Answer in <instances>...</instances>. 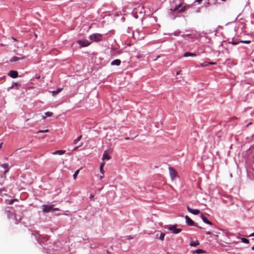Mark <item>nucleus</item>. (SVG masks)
Masks as SVG:
<instances>
[{
  "instance_id": "nucleus-13",
  "label": "nucleus",
  "mask_w": 254,
  "mask_h": 254,
  "mask_svg": "<svg viewBox=\"0 0 254 254\" xmlns=\"http://www.w3.org/2000/svg\"><path fill=\"white\" fill-rule=\"evenodd\" d=\"M65 152V150H57V151H55L54 152H53L52 153V154L53 155H63L64 154V153Z\"/></svg>"
},
{
  "instance_id": "nucleus-17",
  "label": "nucleus",
  "mask_w": 254,
  "mask_h": 254,
  "mask_svg": "<svg viewBox=\"0 0 254 254\" xmlns=\"http://www.w3.org/2000/svg\"><path fill=\"white\" fill-rule=\"evenodd\" d=\"M199 245V243L198 240H196L194 241H191L190 245L191 247H197Z\"/></svg>"
},
{
  "instance_id": "nucleus-11",
  "label": "nucleus",
  "mask_w": 254,
  "mask_h": 254,
  "mask_svg": "<svg viewBox=\"0 0 254 254\" xmlns=\"http://www.w3.org/2000/svg\"><path fill=\"white\" fill-rule=\"evenodd\" d=\"M23 59H24V57H18L14 56L10 60V62H15L18 60H23Z\"/></svg>"
},
{
  "instance_id": "nucleus-43",
  "label": "nucleus",
  "mask_w": 254,
  "mask_h": 254,
  "mask_svg": "<svg viewBox=\"0 0 254 254\" xmlns=\"http://www.w3.org/2000/svg\"><path fill=\"white\" fill-rule=\"evenodd\" d=\"M250 236H254V232L251 234Z\"/></svg>"
},
{
  "instance_id": "nucleus-42",
  "label": "nucleus",
  "mask_w": 254,
  "mask_h": 254,
  "mask_svg": "<svg viewBox=\"0 0 254 254\" xmlns=\"http://www.w3.org/2000/svg\"><path fill=\"white\" fill-rule=\"evenodd\" d=\"M46 118H47V117H46V116H43L42 119H43V120H45Z\"/></svg>"
},
{
  "instance_id": "nucleus-27",
  "label": "nucleus",
  "mask_w": 254,
  "mask_h": 254,
  "mask_svg": "<svg viewBox=\"0 0 254 254\" xmlns=\"http://www.w3.org/2000/svg\"><path fill=\"white\" fill-rule=\"evenodd\" d=\"M49 131V130L48 129H46V130H39L38 133H43V132H48Z\"/></svg>"
},
{
  "instance_id": "nucleus-28",
  "label": "nucleus",
  "mask_w": 254,
  "mask_h": 254,
  "mask_svg": "<svg viewBox=\"0 0 254 254\" xmlns=\"http://www.w3.org/2000/svg\"><path fill=\"white\" fill-rule=\"evenodd\" d=\"M206 235H213V236H214V237H218L217 235H214V234H212V233H211V232H206Z\"/></svg>"
},
{
  "instance_id": "nucleus-4",
  "label": "nucleus",
  "mask_w": 254,
  "mask_h": 254,
  "mask_svg": "<svg viewBox=\"0 0 254 254\" xmlns=\"http://www.w3.org/2000/svg\"><path fill=\"white\" fill-rule=\"evenodd\" d=\"M77 42L81 47H87L91 43V42L86 39L78 40Z\"/></svg>"
},
{
  "instance_id": "nucleus-38",
  "label": "nucleus",
  "mask_w": 254,
  "mask_h": 254,
  "mask_svg": "<svg viewBox=\"0 0 254 254\" xmlns=\"http://www.w3.org/2000/svg\"><path fill=\"white\" fill-rule=\"evenodd\" d=\"M103 177H104V175H103L102 176H101L100 177V180H102V179L103 178Z\"/></svg>"
},
{
  "instance_id": "nucleus-6",
  "label": "nucleus",
  "mask_w": 254,
  "mask_h": 254,
  "mask_svg": "<svg viewBox=\"0 0 254 254\" xmlns=\"http://www.w3.org/2000/svg\"><path fill=\"white\" fill-rule=\"evenodd\" d=\"M43 211L44 212H49L53 209V205H46L43 206Z\"/></svg>"
},
{
  "instance_id": "nucleus-21",
  "label": "nucleus",
  "mask_w": 254,
  "mask_h": 254,
  "mask_svg": "<svg viewBox=\"0 0 254 254\" xmlns=\"http://www.w3.org/2000/svg\"><path fill=\"white\" fill-rule=\"evenodd\" d=\"M81 137H82V135H79L77 138H76V139H75L73 140V143H74V144H76V143H77V142L78 141H79L80 140V139L81 138Z\"/></svg>"
},
{
  "instance_id": "nucleus-40",
  "label": "nucleus",
  "mask_w": 254,
  "mask_h": 254,
  "mask_svg": "<svg viewBox=\"0 0 254 254\" xmlns=\"http://www.w3.org/2000/svg\"><path fill=\"white\" fill-rule=\"evenodd\" d=\"M93 196H94L93 195L91 194L90 196V198L92 199L93 197Z\"/></svg>"
},
{
  "instance_id": "nucleus-2",
  "label": "nucleus",
  "mask_w": 254,
  "mask_h": 254,
  "mask_svg": "<svg viewBox=\"0 0 254 254\" xmlns=\"http://www.w3.org/2000/svg\"><path fill=\"white\" fill-rule=\"evenodd\" d=\"M186 7L183 6L182 4L176 5L174 8H171L170 10L172 12H177V13H182L185 10Z\"/></svg>"
},
{
  "instance_id": "nucleus-25",
  "label": "nucleus",
  "mask_w": 254,
  "mask_h": 254,
  "mask_svg": "<svg viewBox=\"0 0 254 254\" xmlns=\"http://www.w3.org/2000/svg\"><path fill=\"white\" fill-rule=\"evenodd\" d=\"M165 236V234H164V233H161L160 234L159 239H160L161 240L163 241V240L164 239Z\"/></svg>"
},
{
  "instance_id": "nucleus-12",
  "label": "nucleus",
  "mask_w": 254,
  "mask_h": 254,
  "mask_svg": "<svg viewBox=\"0 0 254 254\" xmlns=\"http://www.w3.org/2000/svg\"><path fill=\"white\" fill-rule=\"evenodd\" d=\"M121 61L120 60L116 59V60H113L111 62V64L112 65L119 66V65H120L121 64Z\"/></svg>"
},
{
  "instance_id": "nucleus-31",
  "label": "nucleus",
  "mask_w": 254,
  "mask_h": 254,
  "mask_svg": "<svg viewBox=\"0 0 254 254\" xmlns=\"http://www.w3.org/2000/svg\"><path fill=\"white\" fill-rule=\"evenodd\" d=\"M100 173L102 174V175H104V171L103 170V168H100Z\"/></svg>"
},
{
  "instance_id": "nucleus-47",
  "label": "nucleus",
  "mask_w": 254,
  "mask_h": 254,
  "mask_svg": "<svg viewBox=\"0 0 254 254\" xmlns=\"http://www.w3.org/2000/svg\"><path fill=\"white\" fill-rule=\"evenodd\" d=\"M129 139V137H126V140H127V139Z\"/></svg>"
},
{
  "instance_id": "nucleus-48",
  "label": "nucleus",
  "mask_w": 254,
  "mask_h": 254,
  "mask_svg": "<svg viewBox=\"0 0 254 254\" xmlns=\"http://www.w3.org/2000/svg\"><path fill=\"white\" fill-rule=\"evenodd\" d=\"M252 249L253 250H254V246L252 247Z\"/></svg>"
},
{
  "instance_id": "nucleus-33",
  "label": "nucleus",
  "mask_w": 254,
  "mask_h": 254,
  "mask_svg": "<svg viewBox=\"0 0 254 254\" xmlns=\"http://www.w3.org/2000/svg\"><path fill=\"white\" fill-rule=\"evenodd\" d=\"M190 35V34H183L182 35V37H185L186 36H189Z\"/></svg>"
},
{
  "instance_id": "nucleus-9",
  "label": "nucleus",
  "mask_w": 254,
  "mask_h": 254,
  "mask_svg": "<svg viewBox=\"0 0 254 254\" xmlns=\"http://www.w3.org/2000/svg\"><path fill=\"white\" fill-rule=\"evenodd\" d=\"M8 75L12 78H15L18 76V72L15 70H10L8 73Z\"/></svg>"
},
{
  "instance_id": "nucleus-14",
  "label": "nucleus",
  "mask_w": 254,
  "mask_h": 254,
  "mask_svg": "<svg viewBox=\"0 0 254 254\" xmlns=\"http://www.w3.org/2000/svg\"><path fill=\"white\" fill-rule=\"evenodd\" d=\"M201 218H202V221H203L204 223H206V224H209V225H212L211 222L210 221H209L207 219V218L204 216V215L201 214Z\"/></svg>"
},
{
  "instance_id": "nucleus-44",
  "label": "nucleus",
  "mask_w": 254,
  "mask_h": 254,
  "mask_svg": "<svg viewBox=\"0 0 254 254\" xmlns=\"http://www.w3.org/2000/svg\"><path fill=\"white\" fill-rule=\"evenodd\" d=\"M11 38L14 41L16 40V39H15L14 37H11Z\"/></svg>"
},
{
  "instance_id": "nucleus-15",
  "label": "nucleus",
  "mask_w": 254,
  "mask_h": 254,
  "mask_svg": "<svg viewBox=\"0 0 254 254\" xmlns=\"http://www.w3.org/2000/svg\"><path fill=\"white\" fill-rule=\"evenodd\" d=\"M215 63L214 62H205L203 63H201L200 64V66H202V67H204V66H206L208 65H213V64H215Z\"/></svg>"
},
{
  "instance_id": "nucleus-26",
  "label": "nucleus",
  "mask_w": 254,
  "mask_h": 254,
  "mask_svg": "<svg viewBox=\"0 0 254 254\" xmlns=\"http://www.w3.org/2000/svg\"><path fill=\"white\" fill-rule=\"evenodd\" d=\"M240 42L245 44H249L251 43V41L249 40H242Z\"/></svg>"
},
{
  "instance_id": "nucleus-29",
  "label": "nucleus",
  "mask_w": 254,
  "mask_h": 254,
  "mask_svg": "<svg viewBox=\"0 0 254 254\" xmlns=\"http://www.w3.org/2000/svg\"><path fill=\"white\" fill-rule=\"evenodd\" d=\"M105 164V163L104 162H101L100 164V168H103Z\"/></svg>"
},
{
  "instance_id": "nucleus-7",
  "label": "nucleus",
  "mask_w": 254,
  "mask_h": 254,
  "mask_svg": "<svg viewBox=\"0 0 254 254\" xmlns=\"http://www.w3.org/2000/svg\"><path fill=\"white\" fill-rule=\"evenodd\" d=\"M186 221L187 224L189 226H195L196 227H197V225L196 224H194V222L188 216H185Z\"/></svg>"
},
{
  "instance_id": "nucleus-32",
  "label": "nucleus",
  "mask_w": 254,
  "mask_h": 254,
  "mask_svg": "<svg viewBox=\"0 0 254 254\" xmlns=\"http://www.w3.org/2000/svg\"><path fill=\"white\" fill-rule=\"evenodd\" d=\"M14 201V199H11V200H9L8 204H12L13 203Z\"/></svg>"
},
{
  "instance_id": "nucleus-23",
  "label": "nucleus",
  "mask_w": 254,
  "mask_h": 254,
  "mask_svg": "<svg viewBox=\"0 0 254 254\" xmlns=\"http://www.w3.org/2000/svg\"><path fill=\"white\" fill-rule=\"evenodd\" d=\"M242 242L244 243L248 244L249 243V241L248 239L245 238H242L241 239Z\"/></svg>"
},
{
  "instance_id": "nucleus-20",
  "label": "nucleus",
  "mask_w": 254,
  "mask_h": 254,
  "mask_svg": "<svg viewBox=\"0 0 254 254\" xmlns=\"http://www.w3.org/2000/svg\"><path fill=\"white\" fill-rule=\"evenodd\" d=\"M62 90V88H59V89H58L56 91H53V95H57V94L60 93L61 91Z\"/></svg>"
},
{
  "instance_id": "nucleus-49",
  "label": "nucleus",
  "mask_w": 254,
  "mask_h": 254,
  "mask_svg": "<svg viewBox=\"0 0 254 254\" xmlns=\"http://www.w3.org/2000/svg\"><path fill=\"white\" fill-rule=\"evenodd\" d=\"M167 254H170L169 253H168Z\"/></svg>"
},
{
  "instance_id": "nucleus-37",
  "label": "nucleus",
  "mask_w": 254,
  "mask_h": 254,
  "mask_svg": "<svg viewBox=\"0 0 254 254\" xmlns=\"http://www.w3.org/2000/svg\"><path fill=\"white\" fill-rule=\"evenodd\" d=\"M7 166H8V165H7V164H3V165H2V167H4V168H5V167H7Z\"/></svg>"
},
{
  "instance_id": "nucleus-34",
  "label": "nucleus",
  "mask_w": 254,
  "mask_h": 254,
  "mask_svg": "<svg viewBox=\"0 0 254 254\" xmlns=\"http://www.w3.org/2000/svg\"><path fill=\"white\" fill-rule=\"evenodd\" d=\"M202 0H195V2H197L198 3H200Z\"/></svg>"
},
{
  "instance_id": "nucleus-19",
  "label": "nucleus",
  "mask_w": 254,
  "mask_h": 254,
  "mask_svg": "<svg viewBox=\"0 0 254 254\" xmlns=\"http://www.w3.org/2000/svg\"><path fill=\"white\" fill-rule=\"evenodd\" d=\"M15 86H20V84L17 82H13L11 86L8 87L7 90L9 91L10 89H12Z\"/></svg>"
},
{
  "instance_id": "nucleus-22",
  "label": "nucleus",
  "mask_w": 254,
  "mask_h": 254,
  "mask_svg": "<svg viewBox=\"0 0 254 254\" xmlns=\"http://www.w3.org/2000/svg\"><path fill=\"white\" fill-rule=\"evenodd\" d=\"M79 170H76L74 173L73 174V179L74 180H75L76 177H77V176L78 175V173H79Z\"/></svg>"
},
{
  "instance_id": "nucleus-18",
  "label": "nucleus",
  "mask_w": 254,
  "mask_h": 254,
  "mask_svg": "<svg viewBox=\"0 0 254 254\" xmlns=\"http://www.w3.org/2000/svg\"><path fill=\"white\" fill-rule=\"evenodd\" d=\"M205 251L202 249H197L193 252V254H201L205 253Z\"/></svg>"
},
{
  "instance_id": "nucleus-10",
  "label": "nucleus",
  "mask_w": 254,
  "mask_h": 254,
  "mask_svg": "<svg viewBox=\"0 0 254 254\" xmlns=\"http://www.w3.org/2000/svg\"><path fill=\"white\" fill-rule=\"evenodd\" d=\"M110 158H111V157L109 155L108 151L105 150L104 152V154H103L102 159L103 160H108L110 159Z\"/></svg>"
},
{
  "instance_id": "nucleus-39",
  "label": "nucleus",
  "mask_w": 254,
  "mask_h": 254,
  "mask_svg": "<svg viewBox=\"0 0 254 254\" xmlns=\"http://www.w3.org/2000/svg\"><path fill=\"white\" fill-rule=\"evenodd\" d=\"M53 209H54V210H56V211L59 210V208H53Z\"/></svg>"
},
{
  "instance_id": "nucleus-35",
  "label": "nucleus",
  "mask_w": 254,
  "mask_h": 254,
  "mask_svg": "<svg viewBox=\"0 0 254 254\" xmlns=\"http://www.w3.org/2000/svg\"><path fill=\"white\" fill-rule=\"evenodd\" d=\"M82 143H81L80 145L77 146H76V147H74V149H73V150H76L78 147H80V146H82Z\"/></svg>"
},
{
  "instance_id": "nucleus-30",
  "label": "nucleus",
  "mask_w": 254,
  "mask_h": 254,
  "mask_svg": "<svg viewBox=\"0 0 254 254\" xmlns=\"http://www.w3.org/2000/svg\"><path fill=\"white\" fill-rule=\"evenodd\" d=\"M180 32H181L180 31H176V32H174L173 33V34H174V35H175V36H179Z\"/></svg>"
},
{
  "instance_id": "nucleus-36",
  "label": "nucleus",
  "mask_w": 254,
  "mask_h": 254,
  "mask_svg": "<svg viewBox=\"0 0 254 254\" xmlns=\"http://www.w3.org/2000/svg\"><path fill=\"white\" fill-rule=\"evenodd\" d=\"M21 219V217H19L18 220L16 218V223H17Z\"/></svg>"
},
{
  "instance_id": "nucleus-46",
  "label": "nucleus",
  "mask_w": 254,
  "mask_h": 254,
  "mask_svg": "<svg viewBox=\"0 0 254 254\" xmlns=\"http://www.w3.org/2000/svg\"><path fill=\"white\" fill-rule=\"evenodd\" d=\"M179 74H180V72H179V71H178V72H177V75H179Z\"/></svg>"
},
{
  "instance_id": "nucleus-50",
  "label": "nucleus",
  "mask_w": 254,
  "mask_h": 254,
  "mask_svg": "<svg viewBox=\"0 0 254 254\" xmlns=\"http://www.w3.org/2000/svg\"><path fill=\"white\" fill-rule=\"evenodd\" d=\"M222 1H224L225 0H222Z\"/></svg>"
},
{
  "instance_id": "nucleus-41",
  "label": "nucleus",
  "mask_w": 254,
  "mask_h": 254,
  "mask_svg": "<svg viewBox=\"0 0 254 254\" xmlns=\"http://www.w3.org/2000/svg\"><path fill=\"white\" fill-rule=\"evenodd\" d=\"M210 237H212V238L214 237V239H215V240H216L217 237H214V236H213V235H210Z\"/></svg>"
},
{
  "instance_id": "nucleus-1",
  "label": "nucleus",
  "mask_w": 254,
  "mask_h": 254,
  "mask_svg": "<svg viewBox=\"0 0 254 254\" xmlns=\"http://www.w3.org/2000/svg\"><path fill=\"white\" fill-rule=\"evenodd\" d=\"M89 39L92 41L99 42L102 40L103 36L99 33H94L89 36Z\"/></svg>"
},
{
  "instance_id": "nucleus-8",
  "label": "nucleus",
  "mask_w": 254,
  "mask_h": 254,
  "mask_svg": "<svg viewBox=\"0 0 254 254\" xmlns=\"http://www.w3.org/2000/svg\"><path fill=\"white\" fill-rule=\"evenodd\" d=\"M187 210L188 211L193 214L197 215L200 213V210L197 209H192L189 207V206H187Z\"/></svg>"
},
{
  "instance_id": "nucleus-24",
  "label": "nucleus",
  "mask_w": 254,
  "mask_h": 254,
  "mask_svg": "<svg viewBox=\"0 0 254 254\" xmlns=\"http://www.w3.org/2000/svg\"><path fill=\"white\" fill-rule=\"evenodd\" d=\"M46 117H51L53 115V113L50 112H47L45 113Z\"/></svg>"
},
{
  "instance_id": "nucleus-16",
  "label": "nucleus",
  "mask_w": 254,
  "mask_h": 254,
  "mask_svg": "<svg viewBox=\"0 0 254 254\" xmlns=\"http://www.w3.org/2000/svg\"><path fill=\"white\" fill-rule=\"evenodd\" d=\"M196 54L190 53V52H186L184 54L183 56L185 57H188L189 56L191 57H195L196 56Z\"/></svg>"
},
{
  "instance_id": "nucleus-45",
  "label": "nucleus",
  "mask_w": 254,
  "mask_h": 254,
  "mask_svg": "<svg viewBox=\"0 0 254 254\" xmlns=\"http://www.w3.org/2000/svg\"><path fill=\"white\" fill-rule=\"evenodd\" d=\"M2 143H0V149L1 148Z\"/></svg>"
},
{
  "instance_id": "nucleus-3",
  "label": "nucleus",
  "mask_w": 254,
  "mask_h": 254,
  "mask_svg": "<svg viewBox=\"0 0 254 254\" xmlns=\"http://www.w3.org/2000/svg\"><path fill=\"white\" fill-rule=\"evenodd\" d=\"M168 230L174 234H178L181 232L182 229L177 228L176 225L170 226L168 227Z\"/></svg>"
},
{
  "instance_id": "nucleus-5",
  "label": "nucleus",
  "mask_w": 254,
  "mask_h": 254,
  "mask_svg": "<svg viewBox=\"0 0 254 254\" xmlns=\"http://www.w3.org/2000/svg\"><path fill=\"white\" fill-rule=\"evenodd\" d=\"M169 174L172 180H174L177 177V172L175 169L172 167L169 168Z\"/></svg>"
}]
</instances>
